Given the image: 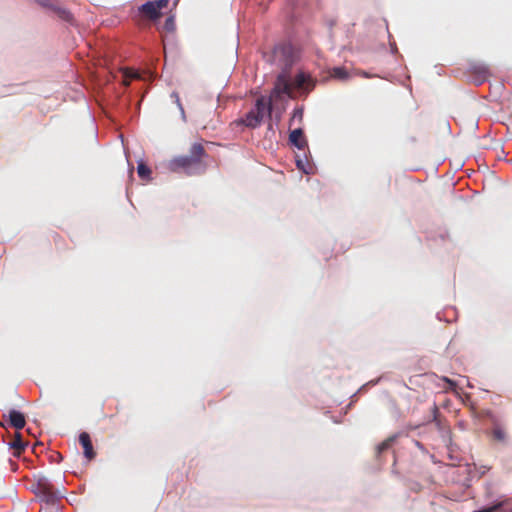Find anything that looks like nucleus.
Listing matches in <instances>:
<instances>
[{"mask_svg": "<svg viewBox=\"0 0 512 512\" xmlns=\"http://www.w3.org/2000/svg\"><path fill=\"white\" fill-rule=\"evenodd\" d=\"M314 84L312 82V79L306 75L305 73H298L293 82H289L287 77L284 74H281L277 77L274 89L271 93V96L269 99L271 101L273 99L279 98L282 94H286L289 97H292L293 89H305V90H311L313 89Z\"/></svg>", "mask_w": 512, "mask_h": 512, "instance_id": "obj_2", "label": "nucleus"}, {"mask_svg": "<svg viewBox=\"0 0 512 512\" xmlns=\"http://www.w3.org/2000/svg\"><path fill=\"white\" fill-rule=\"evenodd\" d=\"M442 380L445 381L449 385V388L451 390H454L456 388V386H457L456 383L453 380H451V379H449L447 377H443Z\"/></svg>", "mask_w": 512, "mask_h": 512, "instance_id": "obj_18", "label": "nucleus"}, {"mask_svg": "<svg viewBox=\"0 0 512 512\" xmlns=\"http://www.w3.org/2000/svg\"><path fill=\"white\" fill-rule=\"evenodd\" d=\"M33 491L46 503H55L63 496V492L55 489L50 481L44 476H40L36 479V482L33 485Z\"/></svg>", "mask_w": 512, "mask_h": 512, "instance_id": "obj_4", "label": "nucleus"}, {"mask_svg": "<svg viewBox=\"0 0 512 512\" xmlns=\"http://www.w3.org/2000/svg\"><path fill=\"white\" fill-rule=\"evenodd\" d=\"M79 442L84 450V456L88 461L95 458L96 453L94 452L93 445L91 442L90 435L87 432H82L79 435Z\"/></svg>", "mask_w": 512, "mask_h": 512, "instance_id": "obj_7", "label": "nucleus"}, {"mask_svg": "<svg viewBox=\"0 0 512 512\" xmlns=\"http://www.w3.org/2000/svg\"><path fill=\"white\" fill-rule=\"evenodd\" d=\"M58 458H61V454H57V456H55V459H58Z\"/></svg>", "mask_w": 512, "mask_h": 512, "instance_id": "obj_20", "label": "nucleus"}, {"mask_svg": "<svg viewBox=\"0 0 512 512\" xmlns=\"http://www.w3.org/2000/svg\"><path fill=\"white\" fill-rule=\"evenodd\" d=\"M169 0L148 1L139 7V12L149 20H157L162 16V9L167 8Z\"/></svg>", "mask_w": 512, "mask_h": 512, "instance_id": "obj_5", "label": "nucleus"}, {"mask_svg": "<svg viewBox=\"0 0 512 512\" xmlns=\"http://www.w3.org/2000/svg\"><path fill=\"white\" fill-rule=\"evenodd\" d=\"M432 413H433V419L435 422H438V419H437V416H438V413H439V409L436 405H433L432 407Z\"/></svg>", "mask_w": 512, "mask_h": 512, "instance_id": "obj_19", "label": "nucleus"}, {"mask_svg": "<svg viewBox=\"0 0 512 512\" xmlns=\"http://www.w3.org/2000/svg\"><path fill=\"white\" fill-rule=\"evenodd\" d=\"M290 142L299 149L304 148L306 145V140L303 136V131L301 129L293 130L289 135Z\"/></svg>", "mask_w": 512, "mask_h": 512, "instance_id": "obj_8", "label": "nucleus"}, {"mask_svg": "<svg viewBox=\"0 0 512 512\" xmlns=\"http://www.w3.org/2000/svg\"><path fill=\"white\" fill-rule=\"evenodd\" d=\"M330 75L333 78H337V79H340V80H346L349 77L348 71L344 67H334L331 70Z\"/></svg>", "mask_w": 512, "mask_h": 512, "instance_id": "obj_11", "label": "nucleus"}, {"mask_svg": "<svg viewBox=\"0 0 512 512\" xmlns=\"http://www.w3.org/2000/svg\"><path fill=\"white\" fill-rule=\"evenodd\" d=\"M163 29L167 32H173L175 30V21L173 16H169L163 25Z\"/></svg>", "mask_w": 512, "mask_h": 512, "instance_id": "obj_15", "label": "nucleus"}, {"mask_svg": "<svg viewBox=\"0 0 512 512\" xmlns=\"http://www.w3.org/2000/svg\"><path fill=\"white\" fill-rule=\"evenodd\" d=\"M124 76H125L126 79H133V78H138L139 77L138 73L134 72V71H125ZM124 84L128 85L129 82L127 80H125Z\"/></svg>", "mask_w": 512, "mask_h": 512, "instance_id": "obj_17", "label": "nucleus"}, {"mask_svg": "<svg viewBox=\"0 0 512 512\" xmlns=\"http://www.w3.org/2000/svg\"><path fill=\"white\" fill-rule=\"evenodd\" d=\"M57 13L61 19L68 22L72 21L73 16L69 11L59 8L57 9Z\"/></svg>", "mask_w": 512, "mask_h": 512, "instance_id": "obj_16", "label": "nucleus"}, {"mask_svg": "<svg viewBox=\"0 0 512 512\" xmlns=\"http://www.w3.org/2000/svg\"><path fill=\"white\" fill-rule=\"evenodd\" d=\"M58 458H61V454H57V456H55V459H58Z\"/></svg>", "mask_w": 512, "mask_h": 512, "instance_id": "obj_21", "label": "nucleus"}, {"mask_svg": "<svg viewBox=\"0 0 512 512\" xmlns=\"http://www.w3.org/2000/svg\"><path fill=\"white\" fill-rule=\"evenodd\" d=\"M394 439H395L394 437H389L386 440H384L382 443H380L376 448L377 454L380 455L384 451L388 450L391 447Z\"/></svg>", "mask_w": 512, "mask_h": 512, "instance_id": "obj_12", "label": "nucleus"}, {"mask_svg": "<svg viewBox=\"0 0 512 512\" xmlns=\"http://www.w3.org/2000/svg\"><path fill=\"white\" fill-rule=\"evenodd\" d=\"M271 112V99L261 96L256 100L255 107L242 119V123L247 127L255 128L261 124L265 115L270 116Z\"/></svg>", "mask_w": 512, "mask_h": 512, "instance_id": "obj_3", "label": "nucleus"}, {"mask_svg": "<svg viewBox=\"0 0 512 512\" xmlns=\"http://www.w3.org/2000/svg\"><path fill=\"white\" fill-rule=\"evenodd\" d=\"M3 418L6 422H8V424L17 429V430H20V429H23L25 427V424H26V420H25V416L23 413L17 411V410H10L8 412V414H4L3 415Z\"/></svg>", "mask_w": 512, "mask_h": 512, "instance_id": "obj_6", "label": "nucleus"}, {"mask_svg": "<svg viewBox=\"0 0 512 512\" xmlns=\"http://www.w3.org/2000/svg\"><path fill=\"white\" fill-rule=\"evenodd\" d=\"M137 173L142 180H149L151 175V169L146 164L141 162L137 166Z\"/></svg>", "mask_w": 512, "mask_h": 512, "instance_id": "obj_10", "label": "nucleus"}, {"mask_svg": "<svg viewBox=\"0 0 512 512\" xmlns=\"http://www.w3.org/2000/svg\"><path fill=\"white\" fill-rule=\"evenodd\" d=\"M0 426L5 427V425L3 423H1V422H0Z\"/></svg>", "mask_w": 512, "mask_h": 512, "instance_id": "obj_22", "label": "nucleus"}, {"mask_svg": "<svg viewBox=\"0 0 512 512\" xmlns=\"http://www.w3.org/2000/svg\"><path fill=\"white\" fill-rule=\"evenodd\" d=\"M474 70L479 74L480 82H483L489 76L488 68L485 66L474 67Z\"/></svg>", "mask_w": 512, "mask_h": 512, "instance_id": "obj_14", "label": "nucleus"}, {"mask_svg": "<svg viewBox=\"0 0 512 512\" xmlns=\"http://www.w3.org/2000/svg\"><path fill=\"white\" fill-rule=\"evenodd\" d=\"M208 153L204 143L195 142L189 148L188 155H180L172 158L167 168L174 173H184L187 176L202 175L206 172Z\"/></svg>", "mask_w": 512, "mask_h": 512, "instance_id": "obj_1", "label": "nucleus"}, {"mask_svg": "<svg viewBox=\"0 0 512 512\" xmlns=\"http://www.w3.org/2000/svg\"><path fill=\"white\" fill-rule=\"evenodd\" d=\"M10 446H11L12 449L15 450L14 454L16 456H19L24 451L25 447L27 446V443H25L22 440L21 434L19 432H16L15 436H14V439L11 442Z\"/></svg>", "mask_w": 512, "mask_h": 512, "instance_id": "obj_9", "label": "nucleus"}, {"mask_svg": "<svg viewBox=\"0 0 512 512\" xmlns=\"http://www.w3.org/2000/svg\"><path fill=\"white\" fill-rule=\"evenodd\" d=\"M494 439L504 442L506 440V432L499 426H495L493 429Z\"/></svg>", "mask_w": 512, "mask_h": 512, "instance_id": "obj_13", "label": "nucleus"}]
</instances>
